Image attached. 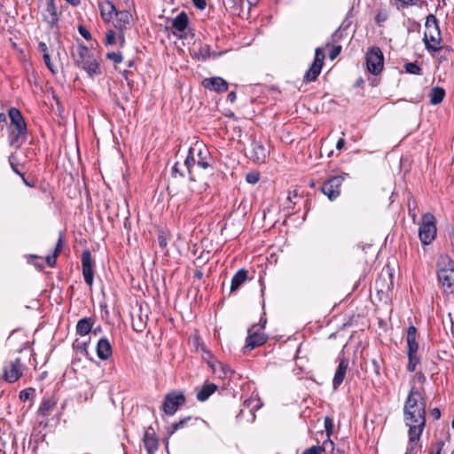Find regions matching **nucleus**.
Here are the masks:
<instances>
[{"instance_id":"obj_1","label":"nucleus","mask_w":454,"mask_h":454,"mask_svg":"<svg viewBox=\"0 0 454 454\" xmlns=\"http://www.w3.org/2000/svg\"><path fill=\"white\" fill-rule=\"evenodd\" d=\"M403 421L408 428H425L426 401L419 387L412 386L403 406Z\"/></svg>"},{"instance_id":"obj_2","label":"nucleus","mask_w":454,"mask_h":454,"mask_svg":"<svg viewBox=\"0 0 454 454\" xmlns=\"http://www.w3.org/2000/svg\"><path fill=\"white\" fill-rule=\"evenodd\" d=\"M213 164L214 160L205 145L196 143L194 146L189 148L184 166L191 182H195L197 178L201 177V170H213Z\"/></svg>"},{"instance_id":"obj_3","label":"nucleus","mask_w":454,"mask_h":454,"mask_svg":"<svg viewBox=\"0 0 454 454\" xmlns=\"http://www.w3.org/2000/svg\"><path fill=\"white\" fill-rule=\"evenodd\" d=\"M71 57L74 65L86 72L89 77L101 74L98 56L83 44H78L71 51Z\"/></svg>"},{"instance_id":"obj_4","label":"nucleus","mask_w":454,"mask_h":454,"mask_svg":"<svg viewBox=\"0 0 454 454\" xmlns=\"http://www.w3.org/2000/svg\"><path fill=\"white\" fill-rule=\"evenodd\" d=\"M437 278L444 293L454 294V261L446 254L438 259Z\"/></svg>"},{"instance_id":"obj_5","label":"nucleus","mask_w":454,"mask_h":454,"mask_svg":"<svg viewBox=\"0 0 454 454\" xmlns=\"http://www.w3.org/2000/svg\"><path fill=\"white\" fill-rule=\"evenodd\" d=\"M423 41L426 49L431 53L437 52L442 49V35L438 20L433 14L427 17Z\"/></svg>"},{"instance_id":"obj_6","label":"nucleus","mask_w":454,"mask_h":454,"mask_svg":"<svg viewBox=\"0 0 454 454\" xmlns=\"http://www.w3.org/2000/svg\"><path fill=\"white\" fill-rule=\"evenodd\" d=\"M11 120V145L20 147L27 140V129L26 121L20 111L12 107L8 111Z\"/></svg>"},{"instance_id":"obj_7","label":"nucleus","mask_w":454,"mask_h":454,"mask_svg":"<svg viewBox=\"0 0 454 454\" xmlns=\"http://www.w3.org/2000/svg\"><path fill=\"white\" fill-rule=\"evenodd\" d=\"M436 236L435 217L430 213L422 215V222L419 229V237L424 246L433 242Z\"/></svg>"},{"instance_id":"obj_8","label":"nucleus","mask_w":454,"mask_h":454,"mask_svg":"<svg viewBox=\"0 0 454 454\" xmlns=\"http://www.w3.org/2000/svg\"><path fill=\"white\" fill-rule=\"evenodd\" d=\"M384 66V57L379 47H372L366 53V67L368 71L377 75L381 73Z\"/></svg>"},{"instance_id":"obj_9","label":"nucleus","mask_w":454,"mask_h":454,"mask_svg":"<svg viewBox=\"0 0 454 454\" xmlns=\"http://www.w3.org/2000/svg\"><path fill=\"white\" fill-rule=\"evenodd\" d=\"M185 396L181 392L168 393L162 404L163 411L167 415L172 416L179 407L185 403Z\"/></svg>"},{"instance_id":"obj_10","label":"nucleus","mask_w":454,"mask_h":454,"mask_svg":"<svg viewBox=\"0 0 454 454\" xmlns=\"http://www.w3.org/2000/svg\"><path fill=\"white\" fill-rule=\"evenodd\" d=\"M325 58V52L324 49L320 47L317 48L314 61L304 75L306 82H313L318 77L323 67Z\"/></svg>"},{"instance_id":"obj_11","label":"nucleus","mask_w":454,"mask_h":454,"mask_svg":"<svg viewBox=\"0 0 454 454\" xmlns=\"http://www.w3.org/2000/svg\"><path fill=\"white\" fill-rule=\"evenodd\" d=\"M425 428H408V443L404 454H421V435Z\"/></svg>"},{"instance_id":"obj_12","label":"nucleus","mask_w":454,"mask_h":454,"mask_svg":"<svg viewBox=\"0 0 454 454\" xmlns=\"http://www.w3.org/2000/svg\"><path fill=\"white\" fill-rule=\"evenodd\" d=\"M343 181L344 176H335L322 184L321 191L330 200L333 201L340 196V186Z\"/></svg>"},{"instance_id":"obj_13","label":"nucleus","mask_w":454,"mask_h":454,"mask_svg":"<svg viewBox=\"0 0 454 454\" xmlns=\"http://www.w3.org/2000/svg\"><path fill=\"white\" fill-rule=\"evenodd\" d=\"M24 366L20 358L10 361L4 368V375L6 381L16 382L22 375Z\"/></svg>"},{"instance_id":"obj_14","label":"nucleus","mask_w":454,"mask_h":454,"mask_svg":"<svg viewBox=\"0 0 454 454\" xmlns=\"http://www.w3.org/2000/svg\"><path fill=\"white\" fill-rule=\"evenodd\" d=\"M82 267L84 281L88 286H91L94 280V272L93 261L89 250H84L82 254Z\"/></svg>"},{"instance_id":"obj_15","label":"nucleus","mask_w":454,"mask_h":454,"mask_svg":"<svg viewBox=\"0 0 454 454\" xmlns=\"http://www.w3.org/2000/svg\"><path fill=\"white\" fill-rule=\"evenodd\" d=\"M267 340V336L264 334L261 329L257 328V326L254 325L251 329L248 330V336L247 337V344L246 348L249 350L254 349L256 347H259L264 344Z\"/></svg>"},{"instance_id":"obj_16","label":"nucleus","mask_w":454,"mask_h":454,"mask_svg":"<svg viewBox=\"0 0 454 454\" xmlns=\"http://www.w3.org/2000/svg\"><path fill=\"white\" fill-rule=\"evenodd\" d=\"M270 151L261 141L253 140L251 144L250 158L255 163H264L269 157Z\"/></svg>"},{"instance_id":"obj_17","label":"nucleus","mask_w":454,"mask_h":454,"mask_svg":"<svg viewBox=\"0 0 454 454\" xmlns=\"http://www.w3.org/2000/svg\"><path fill=\"white\" fill-rule=\"evenodd\" d=\"M201 84L205 89L217 93L227 91L229 88L228 82L219 76L205 78Z\"/></svg>"},{"instance_id":"obj_18","label":"nucleus","mask_w":454,"mask_h":454,"mask_svg":"<svg viewBox=\"0 0 454 454\" xmlns=\"http://www.w3.org/2000/svg\"><path fill=\"white\" fill-rule=\"evenodd\" d=\"M45 9L43 11V20L49 24L51 27H57L59 15L55 6L54 0H46Z\"/></svg>"},{"instance_id":"obj_19","label":"nucleus","mask_w":454,"mask_h":454,"mask_svg":"<svg viewBox=\"0 0 454 454\" xmlns=\"http://www.w3.org/2000/svg\"><path fill=\"white\" fill-rule=\"evenodd\" d=\"M349 361L348 358H341L340 360L339 365L335 371L333 379V388L336 390L344 381L347 371L348 368Z\"/></svg>"},{"instance_id":"obj_20","label":"nucleus","mask_w":454,"mask_h":454,"mask_svg":"<svg viewBox=\"0 0 454 454\" xmlns=\"http://www.w3.org/2000/svg\"><path fill=\"white\" fill-rule=\"evenodd\" d=\"M114 27L120 30L121 42H124L123 30L130 23L131 14L128 11H116Z\"/></svg>"},{"instance_id":"obj_21","label":"nucleus","mask_w":454,"mask_h":454,"mask_svg":"<svg viewBox=\"0 0 454 454\" xmlns=\"http://www.w3.org/2000/svg\"><path fill=\"white\" fill-rule=\"evenodd\" d=\"M96 351L98 358L101 360H107L112 356V346L107 338L99 339Z\"/></svg>"},{"instance_id":"obj_22","label":"nucleus","mask_w":454,"mask_h":454,"mask_svg":"<svg viewBox=\"0 0 454 454\" xmlns=\"http://www.w3.org/2000/svg\"><path fill=\"white\" fill-rule=\"evenodd\" d=\"M100 15L104 21L110 22L116 12L115 6L111 1L98 3Z\"/></svg>"},{"instance_id":"obj_23","label":"nucleus","mask_w":454,"mask_h":454,"mask_svg":"<svg viewBox=\"0 0 454 454\" xmlns=\"http://www.w3.org/2000/svg\"><path fill=\"white\" fill-rule=\"evenodd\" d=\"M416 334H417V329L415 326L411 325L409 326L407 330V346H408V352L407 354H417L419 349V344L416 341Z\"/></svg>"},{"instance_id":"obj_24","label":"nucleus","mask_w":454,"mask_h":454,"mask_svg":"<svg viewBox=\"0 0 454 454\" xmlns=\"http://www.w3.org/2000/svg\"><path fill=\"white\" fill-rule=\"evenodd\" d=\"M94 320L91 317L81 318L76 324V333L80 336H85L92 331Z\"/></svg>"},{"instance_id":"obj_25","label":"nucleus","mask_w":454,"mask_h":454,"mask_svg":"<svg viewBox=\"0 0 454 454\" xmlns=\"http://www.w3.org/2000/svg\"><path fill=\"white\" fill-rule=\"evenodd\" d=\"M217 389V386L214 383H205L202 387L197 392V399L200 402L207 401L211 395Z\"/></svg>"},{"instance_id":"obj_26","label":"nucleus","mask_w":454,"mask_h":454,"mask_svg":"<svg viewBox=\"0 0 454 454\" xmlns=\"http://www.w3.org/2000/svg\"><path fill=\"white\" fill-rule=\"evenodd\" d=\"M56 404L57 402L53 397L43 398L37 411L38 415L43 417L49 416Z\"/></svg>"},{"instance_id":"obj_27","label":"nucleus","mask_w":454,"mask_h":454,"mask_svg":"<svg viewBox=\"0 0 454 454\" xmlns=\"http://www.w3.org/2000/svg\"><path fill=\"white\" fill-rule=\"evenodd\" d=\"M144 444L148 454H154L158 450L159 442L154 434L145 432L144 435Z\"/></svg>"},{"instance_id":"obj_28","label":"nucleus","mask_w":454,"mask_h":454,"mask_svg":"<svg viewBox=\"0 0 454 454\" xmlns=\"http://www.w3.org/2000/svg\"><path fill=\"white\" fill-rule=\"evenodd\" d=\"M189 23V19L184 12H181L172 21V27L178 32H184Z\"/></svg>"},{"instance_id":"obj_29","label":"nucleus","mask_w":454,"mask_h":454,"mask_svg":"<svg viewBox=\"0 0 454 454\" xmlns=\"http://www.w3.org/2000/svg\"><path fill=\"white\" fill-rule=\"evenodd\" d=\"M247 278V271L241 269L232 277L231 292L236 291Z\"/></svg>"},{"instance_id":"obj_30","label":"nucleus","mask_w":454,"mask_h":454,"mask_svg":"<svg viewBox=\"0 0 454 454\" xmlns=\"http://www.w3.org/2000/svg\"><path fill=\"white\" fill-rule=\"evenodd\" d=\"M445 97V90L442 87H433L429 92L430 103L432 105L440 104Z\"/></svg>"},{"instance_id":"obj_31","label":"nucleus","mask_w":454,"mask_h":454,"mask_svg":"<svg viewBox=\"0 0 454 454\" xmlns=\"http://www.w3.org/2000/svg\"><path fill=\"white\" fill-rule=\"evenodd\" d=\"M147 315L143 316L141 313L138 314L137 318H133L132 320L133 330L137 333H142L147 325Z\"/></svg>"},{"instance_id":"obj_32","label":"nucleus","mask_w":454,"mask_h":454,"mask_svg":"<svg viewBox=\"0 0 454 454\" xmlns=\"http://www.w3.org/2000/svg\"><path fill=\"white\" fill-rule=\"evenodd\" d=\"M62 245H63V239H62V235L60 234L59 237L53 254L48 255L46 257V262L49 266L53 267L56 264L57 257H58L59 254L60 253Z\"/></svg>"},{"instance_id":"obj_33","label":"nucleus","mask_w":454,"mask_h":454,"mask_svg":"<svg viewBox=\"0 0 454 454\" xmlns=\"http://www.w3.org/2000/svg\"><path fill=\"white\" fill-rule=\"evenodd\" d=\"M192 419V417H185L180 419L179 421L173 423L171 426V429L168 431V435L170 436L178 429L184 428L187 425L188 421Z\"/></svg>"},{"instance_id":"obj_34","label":"nucleus","mask_w":454,"mask_h":454,"mask_svg":"<svg viewBox=\"0 0 454 454\" xmlns=\"http://www.w3.org/2000/svg\"><path fill=\"white\" fill-rule=\"evenodd\" d=\"M404 69L407 73L411 74L421 75L422 69L419 66H418L415 62H409L404 65Z\"/></svg>"},{"instance_id":"obj_35","label":"nucleus","mask_w":454,"mask_h":454,"mask_svg":"<svg viewBox=\"0 0 454 454\" xmlns=\"http://www.w3.org/2000/svg\"><path fill=\"white\" fill-rule=\"evenodd\" d=\"M408 355V364H407V370L409 372H414L416 369V366L419 364V358L417 356V354H407Z\"/></svg>"},{"instance_id":"obj_36","label":"nucleus","mask_w":454,"mask_h":454,"mask_svg":"<svg viewBox=\"0 0 454 454\" xmlns=\"http://www.w3.org/2000/svg\"><path fill=\"white\" fill-rule=\"evenodd\" d=\"M388 19V12L386 9H380L377 12L376 17H375V22L379 26H382L384 22H386Z\"/></svg>"},{"instance_id":"obj_37","label":"nucleus","mask_w":454,"mask_h":454,"mask_svg":"<svg viewBox=\"0 0 454 454\" xmlns=\"http://www.w3.org/2000/svg\"><path fill=\"white\" fill-rule=\"evenodd\" d=\"M35 390L33 387H28V388L23 389L20 392V398L21 401L26 402V401L33 398L35 395Z\"/></svg>"},{"instance_id":"obj_38","label":"nucleus","mask_w":454,"mask_h":454,"mask_svg":"<svg viewBox=\"0 0 454 454\" xmlns=\"http://www.w3.org/2000/svg\"><path fill=\"white\" fill-rule=\"evenodd\" d=\"M321 448L322 452H329L333 453L334 450V443L333 442L327 437L326 440H325L322 443V445H319Z\"/></svg>"},{"instance_id":"obj_39","label":"nucleus","mask_w":454,"mask_h":454,"mask_svg":"<svg viewBox=\"0 0 454 454\" xmlns=\"http://www.w3.org/2000/svg\"><path fill=\"white\" fill-rule=\"evenodd\" d=\"M324 425L326 435L330 438L333 430V420L330 417H325L324 419Z\"/></svg>"},{"instance_id":"obj_40","label":"nucleus","mask_w":454,"mask_h":454,"mask_svg":"<svg viewBox=\"0 0 454 454\" xmlns=\"http://www.w3.org/2000/svg\"><path fill=\"white\" fill-rule=\"evenodd\" d=\"M259 179H260V174L256 171L249 172L246 176V181L251 184H256L259 181Z\"/></svg>"},{"instance_id":"obj_41","label":"nucleus","mask_w":454,"mask_h":454,"mask_svg":"<svg viewBox=\"0 0 454 454\" xmlns=\"http://www.w3.org/2000/svg\"><path fill=\"white\" fill-rule=\"evenodd\" d=\"M106 58L115 64H119L122 61V55L121 52H108Z\"/></svg>"},{"instance_id":"obj_42","label":"nucleus","mask_w":454,"mask_h":454,"mask_svg":"<svg viewBox=\"0 0 454 454\" xmlns=\"http://www.w3.org/2000/svg\"><path fill=\"white\" fill-rule=\"evenodd\" d=\"M43 59L44 64H45V66L48 67V69H49L51 73L55 74L57 71H56V69L54 68V66H53V64H52V63H51V61L50 54H43Z\"/></svg>"},{"instance_id":"obj_43","label":"nucleus","mask_w":454,"mask_h":454,"mask_svg":"<svg viewBox=\"0 0 454 454\" xmlns=\"http://www.w3.org/2000/svg\"><path fill=\"white\" fill-rule=\"evenodd\" d=\"M322 450L319 445L311 446L303 450L302 454H322Z\"/></svg>"},{"instance_id":"obj_44","label":"nucleus","mask_w":454,"mask_h":454,"mask_svg":"<svg viewBox=\"0 0 454 454\" xmlns=\"http://www.w3.org/2000/svg\"><path fill=\"white\" fill-rule=\"evenodd\" d=\"M340 51H341V46L340 45H333L332 47V50H331L330 53H329V58L331 59H334L335 58H337L340 55Z\"/></svg>"},{"instance_id":"obj_45","label":"nucleus","mask_w":454,"mask_h":454,"mask_svg":"<svg viewBox=\"0 0 454 454\" xmlns=\"http://www.w3.org/2000/svg\"><path fill=\"white\" fill-rule=\"evenodd\" d=\"M115 43V33L113 30H109L106 34V44Z\"/></svg>"},{"instance_id":"obj_46","label":"nucleus","mask_w":454,"mask_h":454,"mask_svg":"<svg viewBox=\"0 0 454 454\" xmlns=\"http://www.w3.org/2000/svg\"><path fill=\"white\" fill-rule=\"evenodd\" d=\"M78 31H79V34L86 40L91 39V35H90V31L85 27L79 26Z\"/></svg>"},{"instance_id":"obj_47","label":"nucleus","mask_w":454,"mask_h":454,"mask_svg":"<svg viewBox=\"0 0 454 454\" xmlns=\"http://www.w3.org/2000/svg\"><path fill=\"white\" fill-rule=\"evenodd\" d=\"M443 446H444V442L442 440L438 441L435 445V450H432L429 451L428 454H441Z\"/></svg>"},{"instance_id":"obj_48","label":"nucleus","mask_w":454,"mask_h":454,"mask_svg":"<svg viewBox=\"0 0 454 454\" xmlns=\"http://www.w3.org/2000/svg\"><path fill=\"white\" fill-rule=\"evenodd\" d=\"M158 242H159V246L162 248V249H165L168 246V240H167V238L165 237V235L163 233L160 234L158 236Z\"/></svg>"},{"instance_id":"obj_49","label":"nucleus","mask_w":454,"mask_h":454,"mask_svg":"<svg viewBox=\"0 0 454 454\" xmlns=\"http://www.w3.org/2000/svg\"><path fill=\"white\" fill-rule=\"evenodd\" d=\"M194 6L198 8L199 10H204L207 3L206 0H192Z\"/></svg>"},{"instance_id":"obj_50","label":"nucleus","mask_w":454,"mask_h":454,"mask_svg":"<svg viewBox=\"0 0 454 454\" xmlns=\"http://www.w3.org/2000/svg\"><path fill=\"white\" fill-rule=\"evenodd\" d=\"M372 366H373V372L376 375H380V363L378 360L376 359H372Z\"/></svg>"},{"instance_id":"obj_51","label":"nucleus","mask_w":454,"mask_h":454,"mask_svg":"<svg viewBox=\"0 0 454 454\" xmlns=\"http://www.w3.org/2000/svg\"><path fill=\"white\" fill-rule=\"evenodd\" d=\"M430 413L434 420H438L441 418V411L438 408L432 409Z\"/></svg>"},{"instance_id":"obj_52","label":"nucleus","mask_w":454,"mask_h":454,"mask_svg":"<svg viewBox=\"0 0 454 454\" xmlns=\"http://www.w3.org/2000/svg\"><path fill=\"white\" fill-rule=\"evenodd\" d=\"M38 50L43 54H49L48 52V46L45 43L40 42L38 43Z\"/></svg>"},{"instance_id":"obj_53","label":"nucleus","mask_w":454,"mask_h":454,"mask_svg":"<svg viewBox=\"0 0 454 454\" xmlns=\"http://www.w3.org/2000/svg\"><path fill=\"white\" fill-rule=\"evenodd\" d=\"M176 173H179V175H180L181 176H184V173L179 172V168H178V162H176V163L174 164V166L172 167V174H173V175H176Z\"/></svg>"},{"instance_id":"obj_54","label":"nucleus","mask_w":454,"mask_h":454,"mask_svg":"<svg viewBox=\"0 0 454 454\" xmlns=\"http://www.w3.org/2000/svg\"><path fill=\"white\" fill-rule=\"evenodd\" d=\"M344 145H345V140H344V138H342V137H341V138H340V139L337 141V143H336V148H337L338 150H341V149L344 147Z\"/></svg>"},{"instance_id":"obj_55","label":"nucleus","mask_w":454,"mask_h":454,"mask_svg":"<svg viewBox=\"0 0 454 454\" xmlns=\"http://www.w3.org/2000/svg\"><path fill=\"white\" fill-rule=\"evenodd\" d=\"M227 98H228V100H229L231 103L235 102V100H236V98H237L236 93H235L234 91H231V92L228 94Z\"/></svg>"},{"instance_id":"obj_56","label":"nucleus","mask_w":454,"mask_h":454,"mask_svg":"<svg viewBox=\"0 0 454 454\" xmlns=\"http://www.w3.org/2000/svg\"><path fill=\"white\" fill-rule=\"evenodd\" d=\"M340 35H339L338 31H335L332 35V42L335 43L340 39Z\"/></svg>"},{"instance_id":"obj_57","label":"nucleus","mask_w":454,"mask_h":454,"mask_svg":"<svg viewBox=\"0 0 454 454\" xmlns=\"http://www.w3.org/2000/svg\"><path fill=\"white\" fill-rule=\"evenodd\" d=\"M67 3L70 4L73 6H77L80 4L81 0H65Z\"/></svg>"},{"instance_id":"obj_58","label":"nucleus","mask_w":454,"mask_h":454,"mask_svg":"<svg viewBox=\"0 0 454 454\" xmlns=\"http://www.w3.org/2000/svg\"><path fill=\"white\" fill-rule=\"evenodd\" d=\"M11 165H12V170H13L15 173H17L18 175H20V176H22L23 180H24V181H26V180H25L24 176H23V175H22V174H21V173L17 169V168H16L12 163ZM25 183L27 184V182H25Z\"/></svg>"},{"instance_id":"obj_59","label":"nucleus","mask_w":454,"mask_h":454,"mask_svg":"<svg viewBox=\"0 0 454 454\" xmlns=\"http://www.w3.org/2000/svg\"><path fill=\"white\" fill-rule=\"evenodd\" d=\"M249 6H254L257 4L258 0H247Z\"/></svg>"},{"instance_id":"obj_60","label":"nucleus","mask_w":454,"mask_h":454,"mask_svg":"<svg viewBox=\"0 0 454 454\" xmlns=\"http://www.w3.org/2000/svg\"><path fill=\"white\" fill-rule=\"evenodd\" d=\"M202 276H203V273H202V271H201V270H196V271H195V277H196L197 278L200 279V278H202Z\"/></svg>"},{"instance_id":"obj_61","label":"nucleus","mask_w":454,"mask_h":454,"mask_svg":"<svg viewBox=\"0 0 454 454\" xmlns=\"http://www.w3.org/2000/svg\"><path fill=\"white\" fill-rule=\"evenodd\" d=\"M6 121V116L4 114H0V124Z\"/></svg>"},{"instance_id":"obj_62","label":"nucleus","mask_w":454,"mask_h":454,"mask_svg":"<svg viewBox=\"0 0 454 454\" xmlns=\"http://www.w3.org/2000/svg\"><path fill=\"white\" fill-rule=\"evenodd\" d=\"M100 331H101V327L100 326H98V327H97V328L92 330L94 334H98Z\"/></svg>"},{"instance_id":"obj_63","label":"nucleus","mask_w":454,"mask_h":454,"mask_svg":"<svg viewBox=\"0 0 454 454\" xmlns=\"http://www.w3.org/2000/svg\"><path fill=\"white\" fill-rule=\"evenodd\" d=\"M450 321H451V328H450V331H451L452 335L454 336V321L452 320V318H451V317H450Z\"/></svg>"},{"instance_id":"obj_64","label":"nucleus","mask_w":454,"mask_h":454,"mask_svg":"<svg viewBox=\"0 0 454 454\" xmlns=\"http://www.w3.org/2000/svg\"><path fill=\"white\" fill-rule=\"evenodd\" d=\"M364 82V80L361 78V79H358L356 82V86H360L362 83Z\"/></svg>"}]
</instances>
